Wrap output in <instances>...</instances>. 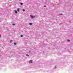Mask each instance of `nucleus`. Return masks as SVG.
<instances>
[{
	"label": "nucleus",
	"instance_id": "1",
	"mask_svg": "<svg viewBox=\"0 0 73 73\" xmlns=\"http://www.w3.org/2000/svg\"><path fill=\"white\" fill-rule=\"evenodd\" d=\"M29 63H31V64H32V60H30L29 61Z\"/></svg>",
	"mask_w": 73,
	"mask_h": 73
},
{
	"label": "nucleus",
	"instance_id": "2",
	"mask_svg": "<svg viewBox=\"0 0 73 73\" xmlns=\"http://www.w3.org/2000/svg\"><path fill=\"white\" fill-rule=\"evenodd\" d=\"M30 16L31 18H33V17H34L32 15H30Z\"/></svg>",
	"mask_w": 73,
	"mask_h": 73
},
{
	"label": "nucleus",
	"instance_id": "3",
	"mask_svg": "<svg viewBox=\"0 0 73 73\" xmlns=\"http://www.w3.org/2000/svg\"><path fill=\"white\" fill-rule=\"evenodd\" d=\"M17 11L18 12H19V11H20V9L19 8L17 9Z\"/></svg>",
	"mask_w": 73,
	"mask_h": 73
},
{
	"label": "nucleus",
	"instance_id": "4",
	"mask_svg": "<svg viewBox=\"0 0 73 73\" xmlns=\"http://www.w3.org/2000/svg\"><path fill=\"white\" fill-rule=\"evenodd\" d=\"M13 44H14V45H16V43H15V42H14L13 43Z\"/></svg>",
	"mask_w": 73,
	"mask_h": 73
},
{
	"label": "nucleus",
	"instance_id": "5",
	"mask_svg": "<svg viewBox=\"0 0 73 73\" xmlns=\"http://www.w3.org/2000/svg\"><path fill=\"white\" fill-rule=\"evenodd\" d=\"M26 56H27V57H29V55L28 54H26Z\"/></svg>",
	"mask_w": 73,
	"mask_h": 73
},
{
	"label": "nucleus",
	"instance_id": "6",
	"mask_svg": "<svg viewBox=\"0 0 73 73\" xmlns=\"http://www.w3.org/2000/svg\"><path fill=\"white\" fill-rule=\"evenodd\" d=\"M29 25H32V23H29Z\"/></svg>",
	"mask_w": 73,
	"mask_h": 73
},
{
	"label": "nucleus",
	"instance_id": "7",
	"mask_svg": "<svg viewBox=\"0 0 73 73\" xmlns=\"http://www.w3.org/2000/svg\"><path fill=\"white\" fill-rule=\"evenodd\" d=\"M12 42V40H11L10 41V43H11V42Z\"/></svg>",
	"mask_w": 73,
	"mask_h": 73
},
{
	"label": "nucleus",
	"instance_id": "8",
	"mask_svg": "<svg viewBox=\"0 0 73 73\" xmlns=\"http://www.w3.org/2000/svg\"><path fill=\"white\" fill-rule=\"evenodd\" d=\"M68 40V42H69V41H70V40Z\"/></svg>",
	"mask_w": 73,
	"mask_h": 73
},
{
	"label": "nucleus",
	"instance_id": "9",
	"mask_svg": "<svg viewBox=\"0 0 73 73\" xmlns=\"http://www.w3.org/2000/svg\"><path fill=\"white\" fill-rule=\"evenodd\" d=\"M15 12L16 13H17V11H15Z\"/></svg>",
	"mask_w": 73,
	"mask_h": 73
},
{
	"label": "nucleus",
	"instance_id": "10",
	"mask_svg": "<svg viewBox=\"0 0 73 73\" xmlns=\"http://www.w3.org/2000/svg\"><path fill=\"white\" fill-rule=\"evenodd\" d=\"M25 11V10H24V9H23V12H24V11Z\"/></svg>",
	"mask_w": 73,
	"mask_h": 73
},
{
	"label": "nucleus",
	"instance_id": "11",
	"mask_svg": "<svg viewBox=\"0 0 73 73\" xmlns=\"http://www.w3.org/2000/svg\"><path fill=\"white\" fill-rule=\"evenodd\" d=\"M21 5H23V3H21Z\"/></svg>",
	"mask_w": 73,
	"mask_h": 73
},
{
	"label": "nucleus",
	"instance_id": "12",
	"mask_svg": "<svg viewBox=\"0 0 73 73\" xmlns=\"http://www.w3.org/2000/svg\"><path fill=\"white\" fill-rule=\"evenodd\" d=\"M21 37H23V35H21Z\"/></svg>",
	"mask_w": 73,
	"mask_h": 73
},
{
	"label": "nucleus",
	"instance_id": "13",
	"mask_svg": "<svg viewBox=\"0 0 73 73\" xmlns=\"http://www.w3.org/2000/svg\"><path fill=\"white\" fill-rule=\"evenodd\" d=\"M13 25H15V24H13Z\"/></svg>",
	"mask_w": 73,
	"mask_h": 73
},
{
	"label": "nucleus",
	"instance_id": "14",
	"mask_svg": "<svg viewBox=\"0 0 73 73\" xmlns=\"http://www.w3.org/2000/svg\"><path fill=\"white\" fill-rule=\"evenodd\" d=\"M44 7H46V6H44Z\"/></svg>",
	"mask_w": 73,
	"mask_h": 73
},
{
	"label": "nucleus",
	"instance_id": "15",
	"mask_svg": "<svg viewBox=\"0 0 73 73\" xmlns=\"http://www.w3.org/2000/svg\"><path fill=\"white\" fill-rule=\"evenodd\" d=\"M1 37V35H0V37Z\"/></svg>",
	"mask_w": 73,
	"mask_h": 73
},
{
	"label": "nucleus",
	"instance_id": "16",
	"mask_svg": "<svg viewBox=\"0 0 73 73\" xmlns=\"http://www.w3.org/2000/svg\"><path fill=\"white\" fill-rule=\"evenodd\" d=\"M62 15V14H61V15Z\"/></svg>",
	"mask_w": 73,
	"mask_h": 73
},
{
	"label": "nucleus",
	"instance_id": "17",
	"mask_svg": "<svg viewBox=\"0 0 73 73\" xmlns=\"http://www.w3.org/2000/svg\"><path fill=\"white\" fill-rule=\"evenodd\" d=\"M29 52L30 53V51H29Z\"/></svg>",
	"mask_w": 73,
	"mask_h": 73
}]
</instances>
